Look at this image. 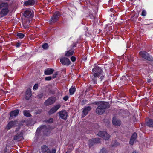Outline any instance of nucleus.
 I'll use <instances>...</instances> for the list:
<instances>
[{"label": "nucleus", "instance_id": "26", "mask_svg": "<svg viewBox=\"0 0 153 153\" xmlns=\"http://www.w3.org/2000/svg\"><path fill=\"white\" fill-rule=\"evenodd\" d=\"M45 130H46V131H47L46 126L45 125H42L41 126L40 128H38L37 131H44Z\"/></svg>", "mask_w": 153, "mask_h": 153}, {"label": "nucleus", "instance_id": "2", "mask_svg": "<svg viewBox=\"0 0 153 153\" xmlns=\"http://www.w3.org/2000/svg\"><path fill=\"white\" fill-rule=\"evenodd\" d=\"M99 105L96 109V112L99 114H102L105 111V109L109 107L108 102H102L99 104Z\"/></svg>", "mask_w": 153, "mask_h": 153}, {"label": "nucleus", "instance_id": "25", "mask_svg": "<svg viewBox=\"0 0 153 153\" xmlns=\"http://www.w3.org/2000/svg\"><path fill=\"white\" fill-rule=\"evenodd\" d=\"M74 51L73 50H71L67 51L65 54V56H70L72 55Z\"/></svg>", "mask_w": 153, "mask_h": 153}, {"label": "nucleus", "instance_id": "17", "mask_svg": "<svg viewBox=\"0 0 153 153\" xmlns=\"http://www.w3.org/2000/svg\"><path fill=\"white\" fill-rule=\"evenodd\" d=\"M31 96V89L30 88H28L25 93V99L28 100Z\"/></svg>", "mask_w": 153, "mask_h": 153}, {"label": "nucleus", "instance_id": "5", "mask_svg": "<svg viewBox=\"0 0 153 153\" xmlns=\"http://www.w3.org/2000/svg\"><path fill=\"white\" fill-rule=\"evenodd\" d=\"M95 134L100 137L106 140L109 139L110 137V135L105 131H99L97 133L96 132Z\"/></svg>", "mask_w": 153, "mask_h": 153}, {"label": "nucleus", "instance_id": "41", "mask_svg": "<svg viewBox=\"0 0 153 153\" xmlns=\"http://www.w3.org/2000/svg\"><path fill=\"white\" fill-rule=\"evenodd\" d=\"M77 42L74 43L72 45L73 47H74L76 46V45L77 44Z\"/></svg>", "mask_w": 153, "mask_h": 153}, {"label": "nucleus", "instance_id": "23", "mask_svg": "<svg viewBox=\"0 0 153 153\" xmlns=\"http://www.w3.org/2000/svg\"><path fill=\"white\" fill-rule=\"evenodd\" d=\"M146 125L150 127H153V120L152 119H148L146 120Z\"/></svg>", "mask_w": 153, "mask_h": 153}, {"label": "nucleus", "instance_id": "30", "mask_svg": "<svg viewBox=\"0 0 153 153\" xmlns=\"http://www.w3.org/2000/svg\"><path fill=\"white\" fill-rule=\"evenodd\" d=\"M48 47V45L47 43H45L42 45V48L44 49H47Z\"/></svg>", "mask_w": 153, "mask_h": 153}, {"label": "nucleus", "instance_id": "22", "mask_svg": "<svg viewBox=\"0 0 153 153\" xmlns=\"http://www.w3.org/2000/svg\"><path fill=\"white\" fill-rule=\"evenodd\" d=\"M22 136L23 134L22 133H20L19 134H17L14 136V140L17 141H19L22 138Z\"/></svg>", "mask_w": 153, "mask_h": 153}, {"label": "nucleus", "instance_id": "37", "mask_svg": "<svg viewBox=\"0 0 153 153\" xmlns=\"http://www.w3.org/2000/svg\"><path fill=\"white\" fill-rule=\"evenodd\" d=\"M71 59L73 62L75 61L76 60V58L74 56H72L71 58Z\"/></svg>", "mask_w": 153, "mask_h": 153}, {"label": "nucleus", "instance_id": "33", "mask_svg": "<svg viewBox=\"0 0 153 153\" xmlns=\"http://www.w3.org/2000/svg\"><path fill=\"white\" fill-rule=\"evenodd\" d=\"M146 11L144 10H143L142 11L141 13V15L143 16H146Z\"/></svg>", "mask_w": 153, "mask_h": 153}, {"label": "nucleus", "instance_id": "31", "mask_svg": "<svg viewBox=\"0 0 153 153\" xmlns=\"http://www.w3.org/2000/svg\"><path fill=\"white\" fill-rule=\"evenodd\" d=\"M28 24H26L25 23H24L23 22V26L25 28H27L28 27V26H29V25H28V24L29 23H30V21L29 20L28 22Z\"/></svg>", "mask_w": 153, "mask_h": 153}, {"label": "nucleus", "instance_id": "43", "mask_svg": "<svg viewBox=\"0 0 153 153\" xmlns=\"http://www.w3.org/2000/svg\"><path fill=\"white\" fill-rule=\"evenodd\" d=\"M135 0H130V1H134Z\"/></svg>", "mask_w": 153, "mask_h": 153}, {"label": "nucleus", "instance_id": "12", "mask_svg": "<svg viewBox=\"0 0 153 153\" xmlns=\"http://www.w3.org/2000/svg\"><path fill=\"white\" fill-rule=\"evenodd\" d=\"M16 121H10L9 122L5 127V129L7 130H9L12 127L16 126Z\"/></svg>", "mask_w": 153, "mask_h": 153}, {"label": "nucleus", "instance_id": "9", "mask_svg": "<svg viewBox=\"0 0 153 153\" xmlns=\"http://www.w3.org/2000/svg\"><path fill=\"white\" fill-rule=\"evenodd\" d=\"M58 114L60 118L64 120H66L67 118L68 113L65 110H62L59 112Z\"/></svg>", "mask_w": 153, "mask_h": 153}, {"label": "nucleus", "instance_id": "32", "mask_svg": "<svg viewBox=\"0 0 153 153\" xmlns=\"http://www.w3.org/2000/svg\"><path fill=\"white\" fill-rule=\"evenodd\" d=\"M100 153H107V152L105 149L103 148L100 150Z\"/></svg>", "mask_w": 153, "mask_h": 153}, {"label": "nucleus", "instance_id": "35", "mask_svg": "<svg viewBox=\"0 0 153 153\" xmlns=\"http://www.w3.org/2000/svg\"><path fill=\"white\" fill-rule=\"evenodd\" d=\"M38 85L37 84H35L33 88V90H36L38 89Z\"/></svg>", "mask_w": 153, "mask_h": 153}, {"label": "nucleus", "instance_id": "1", "mask_svg": "<svg viewBox=\"0 0 153 153\" xmlns=\"http://www.w3.org/2000/svg\"><path fill=\"white\" fill-rule=\"evenodd\" d=\"M92 73L91 75L92 81L94 84L97 83V78L99 77L102 81L105 75L103 74L102 69L99 66H95L92 70Z\"/></svg>", "mask_w": 153, "mask_h": 153}, {"label": "nucleus", "instance_id": "11", "mask_svg": "<svg viewBox=\"0 0 153 153\" xmlns=\"http://www.w3.org/2000/svg\"><path fill=\"white\" fill-rule=\"evenodd\" d=\"M101 139L97 138L95 139H92L91 140H90L88 142V145L90 147L92 146L94 144L98 143L100 142Z\"/></svg>", "mask_w": 153, "mask_h": 153}, {"label": "nucleus", "instance_id": "42", "mask_svg": "<svg viewBox=\"0 0 153 153\" xmlns=\"http://www.w3.org/2000/svg\"><path fill=\"white\" fill-rule=\"evenodd\" d=\"M20 45V44L19 43H17L16 45V46L17 47H19Z\"/></svg>", "mask_w": 153, "mask_h": 153}, {"label": "nucleus", "instance_id": "21", "mask_svg": "<svg viewBox=\"0 0 153 153\" xmlns=\"http://www.w3.org/2000/svg\"><path fill=\"white\" fill-rule=\"evenodd\" d=\"M19 111L18 109H16L11 111L10 115L11 117H15L19 113Z\"/></svg>", "mask_w": 153, "mask_h": 153}, {"label": "nucleus", "instance_id": "14", "mask_svg": "<svg viewBox=\"0 0 153 153\" xmlns=\"http://www.w3.org/2000/svg\"><path fill=\"white\" fill-rule=\"evenodd\" d=\"M91 108L90 106L85 107L83 108V110L82 111V113L83 115L82 116L84 117L86 115H87L88 112L91 110Z\"/></svg>", "mask_w": 153, "mask_h": 153}, {"label": "nucleus", "instance_id": "16", "mask_svg": "<svg viewBox=\"0 0 153 153\" xmlns=\"http://www.w3.org/2000/svg\"><path fill=\"white\" fill-rule=\"evenodd\" d=\"M9 8L8 4L7 2H1L0 4V9Z\"/></svg>", "mask_w": 153, "mask_h": 153}, {"label": "nucleus", "instance_id": "7", "mask_svg": "<svg viewBox=\"0 0 153 153\" xmlns=\"http://www.w3.org/2000/svg\"><path fill=\"white\" fill-rule=\"evenodd\" d=\"M24 15L26 17L32 19L34 16L33 11L30 9L27 10L25 11Z\"/></svg>", "mask_w": 153, "mask_h": 153}, {"label": "nucleus", "instance_id": "39", "mask_svg": "<svg viewBox=\"0 0 153 153\" xmlns=\"http://www.w3.org/2000/svg\"><path fill=\"white\" fill-rule=\"evenodd\" d=\"M69 97L67 96H65L63 97V100L65 101H66L68 99Z\"/></svg>", "mask_w": 153, "mask_h": 153}, {"label": "nucleus", "instance_id": "10", "mask_svg": "<svg viewBox=\"0 0 153 153\" xmlns=\"http://www.w3.org/2000/svg\"><path fill=\"white\" fill-rule=\"evenodd\" d=\"M60 104H58L53 107L48 111V114L50 115L56 112L61 107Z\"/></svg>", "mask_w": 153, "mask_h": 153}, {"label": "nucleus", "instance_id": "36", "mask_svg": "<svg viewBox=\"0 0 153 153\" xmlns=\"http://www.w3.org/2000/svg\"><path fill=\"white\" fill-rule=\"evenodd\" d=\"M43 96V94L42 93H41L39 94L37 96V97L39 98H42Z\"/></svg>", "mask_w": 153, "mask_h": 153}, {"label": "nucleus", "instance_id": "38", "mask_svg": "<svg viewBox=\"0 0 153 153\" xmlns=\"http://www.w3.org/2000/svg\"><path fill=\"white\" fill-rule=\"evenodd\" d=\"M52 79V78L51 76H48L45 78V79L46 80H50Z\"/></svg>", "mask_w": 153, "mask_h": 153}, {"label": "nucleus", "instance_id": "44", "mask_svg": "<svg viewBox=\"0 0 153 153\" xmlns=\"http://www.w3.org/2000/svg\"><path fill=\"white\" fill-rule=\"evenodd\" d=\"M132 153H137V152H136L135 151L133 152Z\"/></svg>", "mask_w": 153, "mask_h": 153}, {"label": "nucleus", "instance_id": "45", "mask_svg": "<svg viewBox=\"0 0 153 153\" xmlns=\"http://www.w3.org/2000/svg\"><path fill=\"white\" fill-rule=\"evenodd\" d=\"M112 0H109L110 1H112Z\"/></svg>", "mask_w": 153, "mask_h": 153}, {"label": "nucleus", "instance_id": "47", "mask_svg": "<svg viewBox=\"0 0 153 153\" xmlns=\"http://www.w3.org/2000/svg\"><path fill=\"white\" fill-rule=\"evenodd\" d=\"M146 25H149V24H146Z\"/></svg>", "mask_w": 153, "mask_h": 153}, {"label": "nucleus", "instance_id": "28", "mask_svg": "<svg viewBox=\"0 0 153 153\" xmlns=\"http://www.w3.org/2000/svg\"><path fill=\"white\" fill-rule=\"evenodd\" d=\"M76 90V88L75 87H72L69 89V92L71 95L73 94Z\"/></svg>", "mask_w": 153, "mask_h": 153}, {"label": "nucleus", "instance_id": "18", "mask_svg": "<svg viewBox=\"0 0 153 153\" xmlns=\"http://www.w3.org/2000/svg\"><path fill=\"white\" fill-rule=\"evenodd\" d=\"M35 3L33 0H28L24 2V6L33 5Z\"/></svg>", "mask_w": 153, "mask_h": 153}, {"label": "nucleus", "instance_id": "13", "mask_svg": "<svg viewBox=\"0 0 153 153\" xmlns=\"http://www.w3.org/2000/svg\"><path fill=\"white\" fill-rule=\"evenodd\" d=\"M42 153H47L50 151V149L45 145L42 146L41 147Z\"/></svg>", "mask_w": 153, "mask_h": 153}, {"label": "nucleus", "instance_id": "24", "mask_svg": "<svg viewBox=\"0 0 153 153\" xmlns=\"http://www.w3.org/2000/svg\"><path fill=\"white\" fill-rule=\"evenodd\" d=\"M54 71V70L51 68H48L45 71V74L47 75L52 74Z\"/></svg>", "mask_w": 153, "mask_h": 153}, {"label": "nucleus", "instance_id": "40", "mask_svg": "<svg viewBox=\"0 0 153 153\" xmlns=\"http://www.w3.org/2000/svg\"><path fill=\"white\" fill-rule=\"evenodd\" d=\"M58 75V73L57 72H56L53 75V78H54L56 77L57 75Z\"/></svg>", "mask_w": 153, "mask_h": 153}, {"label": "nucleus", "instance_id": "15", "mask_svg": "<svg viewBox=\"0 0 153 153\" xmlns=\"http://www.w3.org/2000/svg\"><path fill=\"white\" fill-rule=\"evenodd\" d=\"M137 137V135L136 133H134L132 135L130 141L129 143L131 145H133L135 140Z\"/></svg>", "mask_w": 153, "mask_h": 153}, {"label": "nucleus", "instance_id": "20", "mask_svg": "<svg viewBox=\"0 0 153 153\" xmlns=\"http://www.w3.org/2000/svg\"><path fill=\"white\" fill-rule=\"evenodd\" d=\"M1 10L0 12V14L1 16L3 17L6 15L9 12L8 9H1Z\"/></svg>", "mask_w": 153, "mask_h": 153}, {"label": "nucleus", "instance_id": "8", "mask_svg": "<svg viewBox=\"0 0 153 153\" xmlns=\"http://www.w3.org/2000/svg\"><path fill=\"white\" fill-rule=\"evenodd\" d=\"M61 63L63 65L68 66L71 63L69 59L66 57H62L60 59Z\"/></svg>", "mask_w": 153, "mask_h": 153}, {"label": "nucleus", "instance_id": "27", "mask_svg": "<svg viewBox=\"0 0 153 153\" xmlns=\"http://www.w3.org/2000/svg\"><path fill=\"white\" fill-rule=\"evenodd\" d=\"M23 114L26 117H30L31 116V115L28 111H23Z\"/></svg>", "mask_w": 153, "mask_h": 153}, {"label": "nucleus", "instance_id": "34", "mask_svg": "<svg viewBox=\"0 0 153 153\" xmlns=\"http://www.w3.org/2000/svg\"><path fill=\"white\" fill-rule=\"evenodd\" d=\"M45 121L49 123H52L53 121V119L52 118H50L48 120H45Z\"/></svg>", "mask_w": 153, "mask_h": 153}, {"label": "nucleus", "instance_id": "3", "mask_svg": "<svg viewBox=\"0 0 153 153\" xmlns=\"http://www.w3.org/2000/svg\"><path fill=\"white\" fill-rule=\"evenodd\" d=\"M140 55L143 58L149 61L153 60L152 57L149 55L146 52L143 51L140 52L139 53Z\"/></svg>", "mask_w": 153, "mask_h": 153}, {"label": "nucleus", "instance_id": "29", "mask_svg": "<svg viewBox=\"0 0 153 153\" xmlns=\"http://www.w3.org/2000/svg\"><path fill=\"white\" fill-rule=\"evenodd\" d=\"M17 36L20 39H22L24 37V35L22 33H18L17 34Z\"/></svg>", "mask_w": 153, "mask_h": 153}, {"label": "nucleus", "instance_id": "46", "mask_svg": "<svg viewBox=\"0 0 153 153\" xmlns=\"http://www.w3.org/2000/svg\"><path fill=\"white\" fill-rule=\"evenodd\" d=\"M122 1H125V0H122Z\"/></svg>", "mask_w": 153, "mask_h": 153}, {"label": "nucleus", "instance_id": "4", "mask_svg": "<svg viewBox=\"0 0 153 153\" xmlns=\"http://www.w3.org/2000/svg\"><path fill=\"white\" fill-rule=\"evenodd\" d=\"M60 15L59 12L58 11L55 12L49 21L50 23L52 24L56 22L58 20L59 17Z\"/></svg>", "mask_w": 153, "mask_h": 153}, {"label": "nucleus", "instance_id": "19", "mask_svg": "<svg viewBox=\"0 0 153 153\" xmlns=\"http://www.w3.org/2000/svg\"><path fill=\"white\" fill-rule=\"evenodd\" d=\"M112 122L113 124L116 126H119L121 124L120 121L117 119L115 117H113Z\"/></svg>", "mask_w": 153, "mask_h": 153}, {"label": "nucleus", "instance_id": "6", "mask_svg": "<svg viewBox=\"0 0 153 153\" xmlns=\"http://www.w3.org/2000/svg\"><path fill=\"white\" fill-rule=\"evenodd\" d=\"M56 100L55 97H51L45 100L44 102V104L46 106L52 105L55 102Z\"/></svg>", "mask_w": 153, "mask_h": 153}]
</instances>
